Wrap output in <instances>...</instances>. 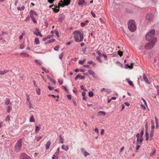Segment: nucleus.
<instances>
[{
  "instance_id": "nucleus-17",
  "label": "nucleus",
  "mask_w": 159,
  "mask_h": 159,
  "mask_svg": "<svg viewBox=\"0 0 159 159\" xmlns=\"http://www.w3.org/2000/svg\"><path fill=\"white\" fill-rule=\"evenodd\" d=\"M88 72L90 74L92 75H93V77L95 78H96V77L94 75V71H93V70H88Z\"/></svg>"
},
{
  "instance_id": "nucleus-21",
  "label": "nucleus",
  "mask_w": 159,
  "mask_h": 159,
  "mask_svg": "<svg viewBox=\"0 0 159 159\" xmlns=\"http://www.w3.org/2000/svg\"><path fill=\"white\" fill-rule=\"evenodd\" d=\"M34 42L36 44H39V43H40L39 41L38 38H37L35 39Z\"/></svg>"
},
{
  "instance_id": "nucleus-58",
  "label": "nucleus",
  "mask_w": 159,
  "mask_h": 159,
  "mask_svg": "<svg viewBox=\"0 0 159 159\" xmlns=\"http://www.w3.org/2000/svg\"><path fill=\"white\" fill-rule=\"evenodd\" d=\"M139 138H137V142H136V145L139 144Z\"/></svg>"
},
{
  "instance_id": "nucleus-60",
  "label": "nucleus",
  "mask_w": 159,
  "mask_h": 159,
  "mask_svg": "<svg viewBox=\"0 0 159 159\" xmlns=\"http://www.w3.org/2000/svg\"><path fill=\"white\" fill-rule=\"evenodd\" d=\"M80 24H81V26L82 27H84L85 25V23L84 22H81V23Z\"/></svg>"
},
{
  "instance_id": "nucleus-32",
  "label": "nucleus",
  "mask_w": 159,
  "mask_h": 159,
  "mask_svg": "<svg viewBox=\"0 0 159 159\" xmlns=\"http://www.w3.org/2000/svg\"><path fill=\"white\" fill-rule=\"evenodd\" d=\"M55 8H52V9L55 12H58L59 11V9H57L56 8V7L54 6Z\"/></svg>"
},
{
  "instance_id": "nucleus-34",
  "label": "nucleus",
  "mask_w": 159,
  "mask_h": 159,
  "mask_svg": "<svg viewBox=\"0 0 159 159\" xmlns=\"http://www.w3.org/2000/svg\"><path fill=\"white\" fill-rule=\"evenodd\" d=\"M89 97H92L93 96V93L92 92H90L89 93Z\"/></svg>"
},
{
  "instance_id": "nucleus-1",
  "label": "nucleus",
  "mask_w": 159,
  "mask_h": 159,
  "mask_svg": "<svg viewBox=\"0 0 159 159\" xmlns=\"http://www.w3.org/2000/svg\"><path fill=\"white\" fill-rule=\"evenodd\" d=\"M74 37L75 41L76 42H81L84 39V33L78 30H75L74 33Z\"/></svg>"
},
{
  "instance_id": "nucleus-36",
  "label": "nucleus",
  "mask_w": 159,
  "mask_h": 159,
  "mask_svg": "<svg viewBox=\"0 0 159 159\" xmlns=\"http://www.w3.org/2000/svg\"><path fill=\"white\" fill-rule=\"evenodd\" d=\"M58 156L56 155H53V157H52V159H58Z\"/></svg>"
},
{
  "instance_id": "nucleus-47",
  "label": "nucleus",
  "mask_w": 159,
  "mask_h": 159,
  "mask_svg": "<svg viewBox=\"0 0 159 159\" xmlns=\"http://www.w3.org/2000/svg\"><path fill=\"white\" fill-rule=\"evenodd\" d=\"M55 39H51L49 40L48 41V43H50L53 42H55Z\"/></svg>"
},
{
  "instance_id": "nucleus-27",
  "label": "nucleus",
  "mask_w": 159,
  "mask_h": 159,
  "mask_svg": "<svg viewBox=\"0 0 159 159\" xmlns=\"http://www.w3.org/2000/svg\"><path fill=\"white\" fill-rule=\"evenodd\" d=\"M25 7L24 6H23L18 7V9L19 10H23L25 9Z\"/></svg>"
},
{
  "instance_id": "nucleus-61",
  "label": "nucleus",
  "mask_w": 159,
  "mask_h": 159,
  "mask_svg": "<svg viewBox=\"0 0 159 159\" xmlns=\"http://www.w3.org/2000/svg\"><path fill=\"white\" fill-rule=\"evenodd\" d=\"M80 75H77L75 77V80H77L79 78H80Z\"/></svg>"
},
{
  "instance_id": "nucleus-18",
  "label": "nucleus",
  "mask_w": 159,
  "mask_h": 159,
  "mask_svg": "<svg viewBox=\"0 0 159 159\" xmlns=\"http://www.w3.org/2000/svg\"><path fill=\"white\" fill-rule=\"evenodd\" d=\"M8 70H5L4 71H1L0 70V75H3L4 74L6 73Z\"/></svg>"
},
{
  "instance_id": "nucleus-7",
  "label": "nucleus",
  "mask_w": 159,
  "mask_h": 159,
  "mask_svg": "<svg viewBox=\"0 0 159 159\" xmlns=\"http://www.w3.org/2000/svg\"><path fill=\"white\" fill-rule=\"evenodd\" d=\"M154 46V43L152 42H151L146 45L145 48L146 49H151Z\"/></svg>"
},
{
  "instance_id": "nucleus-12",
  "label": "nucleus",
  "mask_w": 159,
  "mask_h": 159,
  "mask_svg": "<svg viewBox=\"0 0 159 159\" xmlns=\"http://www.w3.org/2000/svg\"><path fill=\"white\" fill-rule=\"evenodd\" d=\"M146 18L148 20H151L152 19V16L151 14H148L146 16Z\"/></svg>"
},
{
  "instance_id": "nucleus-26",
  "label": "nucleus",
  "mask_w": 159,
  "mask_h": 159,
  "mask_svg": "<svg viewBox=\"0 0 159 159\" xmlns=\"http://www.w3.org/2000/svg\"><path fill=\"white\" fill-rule=\"evenodd\" d=\"M35 132H37L39 131L40 129V127L38 126H35Z\"/></svg>"
},
{
  "instance_id": "nucleus-49",
  "label": "nucleus",
  "mask_w": 159,
  "mask_h": 159,
  "mask_svg": "<svg viewBox=\"0 0 159 159\" xmlns=\"http://www.w3.org/2000/svg\"><path fill=\"white\" fill-rule=\"evenodd\" d=\"M36 92L38 94L40 95V89H39L37 90Z\"/></svg>"
},
{
  "instance_id": "nucleus-59",
  "label": "nucleus",
  "mask_w": 159,
  "mask_h": 159,
  "mask_svg": "<svg viewBox=\"0 0 159 159\" xmlns=\"http://www.w3.org/2000/svg\"><path fill=\"white\" fill-rule=\"evenodd\" d=\"M104 130L103 129H102L101 131V134L102 135H103L104 134Z\"/></svg>"
},
{
  "instance_id": "nucleus-25",
  "label": "nucleus",
  "mask_w": 159,
  "mask_h": 159,
  "mask_svg": "<svg viewBox=\"0 0 159 159\" xmlns=\"http://www.w3.org/2000/svg\"><path fill=\"white\" fill-rule=\"evenodd\" d=\"M34 11H33L32 10H31L30 11V14L31 17H33V15Z\"/></svg>"
},
{
  "instance_id": "nucleus-33",
  "label": "nucleus",
  "mask_w": 159,
  "mask_h": 159,
  "mask_svg": "<svg viewBox=\"0 0 159 159\" xmlns=\"http://www.w3.org/2000/svg\"><path fill=\"white\" fill-rule=\"evenodd\" d=\"M63 139L61 135H60V142L61 143H63Z\"/></svg>"
},
{
  "instance_id": "nucleus-64",
  "label": "nucleus",
  "mask_w": 159,
  "mask_h": 159,
  "mask_svg": "<svg viewBox=\"0 0 159 159\" xmlns=\"http://www.w3.org/2000/svg\"><path fill=\"white\" fill-rule=\"evenodd\" d=\"M67 97L68 99L70 100L71 99V96L70 95H67Z\"/></svg>"
},
{
  "instance_id": "nucleus-46",
  "label": "nucleus",
  "mask_w": 159,
  "mask_h": 159,
  "mask_svg": "<svg viewBox=\"0 0 159 159\" xmlns=\"http://www.w3.org/2000/svg\"><path fill=\"white\" fill-rule=\"evenodd\" d=\"M102 55L103 57H104V58L105 60H107V56L106 54H102Z\"/></svg>"
},
{
  "instance_id": "nucleus-41",
  "label": "nucleus",
  "mask_w": 159,
  "mask_h": 159,
  "mask_svg": "<svg viewBox=\"0 0 159 159\" xmlns=\"http://www.w3.org/2000/svg\"><path fill=\"white\" fill-rule=\"evenodd\" d=\"M59 47H60L59 45H57L54 48V49L55 51H58V48Z\"/></svg>"
},
{
  "instance_id": "nucleus-13",
  "label": "nucleus",
  "mask_w": 159,
  "mask_h": 159,
  "mask_svg": "<svg viewBox=\"0 0 159 159\" xmlns=\"http://www.w3.org/2000/svg\"><path fill=\"white\" fill-rule=\"evenodd\" d=\"M61 148L63 149L66 151H67L68 150L69 147L68 145H63L62 146Z\"/></svg>"
},
{
  "instance_id": "nucleus-39",
  "label": "nucleus",
  "mask_w": 159,
  "mask_h": 159,
  "mask_svg": "<svg viewBox=\"0 0 159 159\" xmlns=\"http://www.w3.org/2000/svg\"><path fill=\"white\" fill-rule=\"evenodd\" d=\"M151 124H152V126H151L152 128V129H153L155 127V126H154V123L153 121H151Z\"/></svg>"
},
{
  "instance_id": "nucleus-63",
  "label": "nucleus",
  "mask_w": 159,
  "mask_h": 159,
  "mask_svg": "<svg viewBox=\"0 0 159 159\" xmlns=\"http://www.w3.org/2000/svg\"><path fill=\"white\" fill-rule=\"evenodd\" d=\"M54 0H48V2H49L50 3H52L54 2Z\"/></svg>"
},
{
  "instance_id": "nucleus-4",
  "label": "nucleus",
  "mask_w": 159,
  "mask_h": 159,
  "mask_svg": "<svg viewBox=\"0 0 159 159\" xmlns=\"http://www.w3.org/2000/svg\"><path fill=\"white\" fill-rule=\"evenodd\" d=\"M155 34V31L154 30H151L146 35V38L147 40H151L154 37Z\"/></svg>"
},
{
  "instance_id": "nucleus-44",
  "label": "nucleus",
  "mask_w": 159,
  "mask_h": 159,
  "mask_svg": "<svg viewBox=\"0 0 159 159\" xmlns=\"http://www.w3.org/2000/svg\"><path fill=\"white\" fill-rule=\"evenodd\" d=\"M141 99L143 100V102L145 105L146 106H147V102H146V101H145V100L143 98H141Z\"/></svg>"
},
{
  "instance_id": "nucleus-57",
  "label": "nucleus",
  "mask_w": 159,
  "mask_h": 159,
  "mask_svg": "<svg viewBox=\"0 0 159 159\" xmlns=\"http://www.w3.org/2000/svg\"><path fill=\"white\" fill-rule=\"evenodd\" d=\"M145 136H146V137L147 136H148V130H147V129H146Z\"/></svg>"
},
{
  "instance_id": "nucleus-38",
  "label": "nucleus",
  "mask_w": 159,
  "mask_h": 159,
  "mask_svg": "<svg viewBox=\"0 0 159 159\" xmlns=\"http://www.w3.org/2000/svg\"><path fill=\"white\" fill-rule=\"evenodd\" d=\"M11 106H8L7 108V111L8 113H9L11 109Z\"/></svg>"
},
{
  "instance_id": "nucleus-11",
  "label": "nucleus",
  "mask_w": 159,
  "mask_h": 159,
  "mask_svg": "<svg viewBox=\"0 0 159 159\" xmlns=\"http://www.w3.org/2000/svg\"><path fill=\"white\" fill-rule=\"evenodd\" d=\"M34 33L36 36H38V35H39L41 37L42 36V34H41V33L39 31V30L38 29H36V31H34Z\"/></svg>"
},
{
  "instance_id": "nucleus-31",
  "label": "nucleus",
  "mask_w": 159,
  "mask_h": 159,
  "mask_svg": "<svg viewBox=\"0 0 159 159\" xmlns=\"http://www.w3.org/2000/svg\"><path fill=\"white\" fill-rule=\"evenodd\" d=\"M88 63L89 64H93V66H94L96 65V64L92 61H89Z\"/></svg>"
},
{
  "instance_id": "nucleus-5",
  "label": "nucleus",
  "mask_w": 159,
  "mask_h": 159,
  "mask_svg": "<svg viewBox=\"0 0 159 159\" xmlns=\"http://www.w3.org/2000/svg\"><path fill=\"white\" fill-rule=\"evenodd\" d=\"M64 5L61 4V2H59L58 4V6H57L55 5H54L56 8H59L60 7H64V6H67L69 5L70 3V0H63Z\"/></svg>"
},
{
  "instance_id": "nucleus-55",
  "label": "nucleus",
  "mask_w": 159,
  "mask_h": 159,
  "mask_svg": "<svg viewBox=\"0 0 159 159\" xmlns=\"http://www.w3.org/2000/svg\"><path fill=\"white\" fill-rule=\"evenodd\" d=\"M95 131L97 133H98V129L97 128H95L94 129Z\"/></svg>"
},
{
  "instance_id": "nucleus-30",
  "label": "nucleus",
  "mask_w": 159,
  "mask_h": 159,
  "mask_svg": "<svg viewBox=\"0 0 159 159\" xmlns=\"http://www.w3.org/2000/svg\"><path fill=\"white\" fill-rule=\"evenodd\" d=\"M5 120L6 121H9L10 120V116L9 115H8L7 116Z\"/></svg>"
},
{
  "instance_id": "nucleus-40",
  "label": "nucleus",
  "mask_w": 159,
  "mask_h": 159,
  "mask_svg": "<svg viewBox=\"0 0 159 159\" xmlns=\"http://www.w3.org/2000/svg\"><path fill=\"white\" fill-rule=\"evenodd\" d=\"M91 13L93 17L95 18L96 17V15L93 11H91Z\"/></svg>"
},
{
  "instance_id": "nucleus-51",
  "label": "nucleus",
  "mask_w": 159,
  "mask_h": 159,
  "mask_svg": "<svg viewBox=\"0 0 159 159\" xmlns=\"http://www.w3.org/2000/svg\"><path fill=\"white\" fill-rule=\"evenodd\" d=\"M157 41V39L156 38H154L151 42H152L154 44V43Z\"/></svg>"
},
{
  "instance_id": "nucleus-23",
  "label": "nucleus",
  "mask_w": 159,
  "mask_h": 159,
  "mask_svg": "<svg viewBox=\"0 0 159 159\" xmlns=\"http://www.w3.org/2000/svg\"><path fill=\"white\" fill-rule=\"evenodd\" d=\"M10 103V100L8 98H6L5 100V104L6 105L9 104Z\"/></svg>"
},
{
  "instance_id": "nucleus-22",
  "label": "nucleus",
  "mask_w": 159,
  "mask_h": 159,
  "mask_svg": "<svg viewBox=\"0 0 159 159\" xmlns=\"http://www.w3.org/2000/svg\"><path fill=\"white\" fill-rule=\"evenodd\" d=\"M86 59H84L83 60H80L79 61V63L81 65L83 64L86 61Z\"/></svg>"
},
{
  "instance_id": "nucleus-50",
  "label": "nucleus",
  "mask_w": 159,
  "mask_h": 159,
  "mask_svg": "<svg viewBox=\"0 0 159 159\" xmlns=\"http://www.w3.org/2000/svg\"><path fill=\"white\" fill-rule=\"evenodd\" d=\"M20 48L21 49H23L25 48L24 45L23 44H22L20 45Z\"/></svg>"
},
{
  "instance_id": "nucleus-45",
  "label": "nucleus",
  "mask_w": 159,
  "mask_h": 159,
  "mask_svg": "<svg viewBox=\"0 0 159 159\" xmlns=\"http://www.w3.org/2000/svg\"><path fill=\"white\" fill-rule=\"evenodd\" d=\"M144 133V130L143 129L141 131V133H140V137H143V134Z\"/></svg>"
},
{
  "instance_id": "nucleus-9",
  "label": "nucleus",
  "mask_w": 159,
  "mask_h": 159,
  "mask_svg": "<svg viewBox=\"0 0 159 159\" xmlns=\"http://www.w3.org/2000/svg\"><path fill=\"white\" fill-rule=\"evenodd\" d=\"M143 77L145 82L147 84H150V83L148 81V78L147 77L145 74H143Z\"/></svg>"
},
{
  "instance_id": "nucleus-8",
  "label": "nucleus",
  "mask_w": 159,
  "mask_h": 159,
  "mask_svg": "<svg viewBox=\"0 0 159 159\" xmlns=\"http://www.w3.org/2000/svg\"><path fill=\"white\" fill-rule=\"evenodd\" d=\"M81 151L85 157H86L87 156L89 155H90V154L89 153L85 151L84 149V148H81Z\"/></svg>"
},
{
  "instance_id": "nucleus-3",
  "label": "nucleus",
  "mask_w": 159,
  "mask_h": 159,
  "mask_svg": "<svg viewBox=\"0 0 159 159\" xmlns=\"http://www.w3.org/2000/svg\"><path fill=\"white\" fill-rule=\"evenodd\" d=\"M22 139H20L16 143L14 146L15 151L16 152H19L20 151L22 146Z\"/></svg>"
},
{
  "instance_id": "nucleus-24",
  "label": "nucleus",
  "mask_w": 159,
  "mask_h": 159,
  "mask_svg": "<svg viewBox=\"0 0 159 159\" xmlns=\"http://www.w3.org/2000/svg\"><path fill=\"white\" fill-rule=\"evenodd\" d=\"M23 55H24V56L25 57H29L30 56V55L26 53H20V55L21 56H22Z\"/></svg>"
},
{
  "instance_id": "nucleus-28",
  "label": "nucleus",
  "mask_w": 159,
  "mask_h": 159,
  "mask_svg": "<svg viewBox=\"0 0 159 159\" xmlns=\"http://www.w3.org/2000/svg\"><path fill=\"white\" fill-rule=\"evenodd\" d=\"M118 54L120 56L122 57L123 54V52L120 51V50H119L118 51Z\"/></svg>"
},
{
  "instance_id": "nucleus-10",
  "label": "nucleus",
  "mask_w": 159,
  "mask_h": 159,
  "mask_svg": "<svg viewBox=\"0 0 159 159\" xmlns=\"http://www.w3.org/2000/svg\"><path fill=\"white\" fill-rule=\"evenodd\" d=\"M78 4L84 6L86 5V3L85 2V0H79Z\"/></svg>"
},
{
  "instance_id": "nucleus-2",
  "label": "nucleus",
  "mask_w": 159,
  "mask_h": 159,
  "mask_svg": "<svg viewBox=\"0 0 159 159\" xmlns=\"http://www.w3.org/2000/svg\"><path fill=\"white\" fill-rule=\"evenodd\" d=\"M128 25L129 29L131 32H134L136 30V25L134 20H129L128 23Z\"/></svg>"
},
{
  "instance_id": "nucleus-62",
  "label": "nucleus",
  "mask_w": 159,
  "mask_h": 159,
  "mask_svg": "<svg viewBox=\"0 0 159 159\" xmlns=\"http://www.w3.org/2000/svg\"><path fill=\"white\" fill-rule=\"evenodd\" d=\"M124 147H123L122 148H121L120 150V152H122L124 150Z\"/></svg>"
},
{
  "instance_id": "nucleus-14",
  "label": "nucleus",
  "mask_w": 159,
  "mask_h": 159,
  "mask_svg": "<svg viewBox=\"0 0 159 159\" xmlns=\"http://www.w3.org/2000/svg\"><path fill=\"white\" fill-rule=\"evenodd\" d=\"M51 144V142L50 141H48L47 142L45 147V148L46 149H48L49 148Z\"/></svg>"
},
{
  "instance_id": "nucleus-29",
  "label": "nucleus",
  "mask_w": 159,
  "mask_h": 159,
  "mask_svg": "<svg viewBox=\"0 0 159 159\" xmlns=\"http://www.w3.org/2000/svg\"><path fill=\"white\" fill-rule=\"evenodd\" d=\"M96 59L100 63H102V61L101 59L100 58V57H97Z\"/></svg>"
},
{
  "instance_id": "nucleus-37",
  "label": "nucleus",
  "mask_w": 159,
  "mask_h": 159,
  "mask_svg": "<svg viewBox=\"0 0 159 159\" xmlns=\"http://www.w3.org/2000/svg\"><path fill=\"white\" fill-rule=\"evenodd\" d=\"M35 61L36 63H37V64H38L39 65H41V62L39 60H35Z\"/></svg>"
},
{
  "instance_id": "nucleus-48",
  "label": "nucleus",
  "mask_w": 159,
  "mask_h": 159,
  "mask_svg": "<svg viewBox=\"0 0 159 159\" xmlns=\"http://www.w3.org/2000/svg\"><path fill=\"white\" fill-rule=\"evenodd\" d=\"M63 56V53H61L59 55V58L60 59H61L62 58Z\"/></svg>"
},
{
  "instance_id": "nucleus-20",
  "label": "nucleus",
  "mask_w": 159,
  "mask_h": 159,
  "mask_svg": "<svg viewBox=\"0 0 159 159\" xmlns=\"http://www.w3.org/2000/svg\"><path fill=\"white\" fill-rule=\"evenodd\" d=\"M30 122H34L35 121V120L34 117L33 116H32L30 118Z\"/></svg>"
},
{
  "instance_id": "nucleus-43",
  "label": "nucleus",
  "mask_w": 159,
  "mask_h": 159,
  "mask_svg": "<svg viewBox=\"0 0 159 159\" xmlns=\"http://www.w3.org/2000/svg\"><path fill=\"white\" fill-rule=\"evenodd\" d=\"M31 17V19H32L33 22L35 23H37V21L35 19L34 17L33 16V17Z\"/></svg>"
},
{
  "instance_id": "nucleus-19",
  "label": "nucleus",
  "mask_w": 159,
  "mask_h": 159,
  "mask_svg": "<svg viewBox=\"0 0 159 159\" xmlns=\"http://www.w3.org/2000/svg\"><path fill=\"white\" fill-rule=\"evenodd\" d=\"M134 65L133 63H131V65L130 66H129L128 64H126L125 65V66H127L128 68L132 69L133 68V65Z\"/></svg>"
},
{
  "instance_id": "nucleus-56",
  "label": "nucleus",
  "mask_w": 159,
  "mask_h": 159,
  "mask_svg": "<svg viewBox=\"0 0 159 159\" xmlns=\"http://www.w3.org/2000/svg\"><path fill=\"white\" fill-rule=\"evenodd\" d=\"M42 137H41V136L37 138V142L39 141L42 138Z\"/></svg>"
},
{
  "instance_id": "nucleus-35",
  "label": "nucleus",
  "mask_w": 159,
  "mask_h": 159,
  "mask_svg": "<svg viewBox=\"0 0 159 159\" xmlns=\"http://www.w3.org/2000/svg\"><path fill=\"white\" fill-rule=\"evenodd\" d=\"M104 92H107V89L105 88H103L101 90V93H103Z\"/></svg>"
},
{
  "instance_id": "nucleus-6",
  "label": "nucleus",
  "mask_w": 159,
  "mask_h": 159,
  "mask_svg": "<svg viewBox=\"0 0 159 159\" xmlns=\"http://www.w3.org/2000/svg\"><path fill=\"white\" fill-rule=\"evenodd\" d=\"M20 159H31L30 157L25 153H22L20 155Z\"/></svg>"
},
{
  "instance_id": "nucleus-15",
  "label": "nucleus",
  "mask_w": 159,
  "mask_h": 159,
  "mask_svg": "<svg viewBox=\"0 0 159 159\" xmlns=\"http://www.w3.org/2000/svg\"><path fill=\"white\" fill-rule=\"evenodd\" d=\"M126 80L128 83L132 87L134 86V85L133 84L132 81H130L129 79H126Z\"/></svg>"
},
{
  "instance_id": "nucleus-52",
  "label": "nucleus",
  "mask_w": 159,
  "mask_h": 159,
  "mask_svg": "<svg viewBox=\"0 0 159 159\" xmlns=\"http://www.w3.org/2000/svg\"><path fill=\"white\" fill-rule=\"evenodd\" d=\"M143 140V137H140V138L139 139L140 144H142V142Z\"/></svg>"
},
{
  "instance_id": "nucleus-42",
  "label": "nucleus",
  "mask_w": 159,
  "mask_h": 159,
  "mask_svg": "<svg viewBox=\"0 0 159 159\" xmlns=\"http://www.w3.org/2000/svg\"><path fill=\"white\" fill-rule=\"evenodd\" d=\"M153 132L154 131L153 130H152L151 132L150 136L151 138H152L153 136Z\"/></svg>"
},
{
  "instance_id": "nucleus-53",
  "label": "nucleus",
  "mask_w": 159,
  "mask_h": 159,
  "mask_svg": "<svg viewBox=\"0 0 159 159\" xmlns=\"http://www.w3.org/2000/svg\"><path fill=\"white\" fill-rule=\"evenodd\" d=\"M80 88H81V89L83 90L84 91H87V89H85L84 88V86H83V85H81L80 86Z\"/></svg>"
},
{
  "instance_id": "nucleus-54",
  "label": "nucleus",
  "mask_w": 159,
  "mask_h": 159,
  "mask_svg": "<svg viewBox=\"0 0 159 159\" xmlns=\"http://www.w3.org/2000/svg\"><path fill=\"white\" fill-rule=\"evenodd\" d=\"M63 19L61 17H60L58 18V20L59 21L61 22L62 21Z\"/></svg>"
},
{
  "instance_id": "nucleus-16",
  "label": "nucleus",
  "mask_w": 159,
  "mask_h": 159,
  "mask_svg": "<svg viewBox=\"0 0 159 159\" xmlns=\"http://www.w3.org/2000/svg\"><path fill=\"white\" fill-rule=\"evenodd\" d=\"M98 115L99 116L103 115L105 116L106 115V113L104 111H99L98 113Z\"/></svg>"
}]
</instances>
